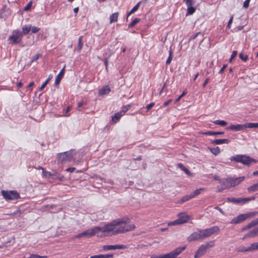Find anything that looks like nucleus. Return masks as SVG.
Instances as JSON below:
<instances>
[{
	"label": "nucleus",
	"mask_w": 258,
	"mask_h": 258,
	"mask_svg": "<svg viewBox=\"0 0 258 258\" xmlns=\"http://www.w3.org/2000/svg\"><path fill=\"white\" fill-rule=\"evenodd\" d=\"M130 222V219L128 218L117 219L106 224L102 228L96 226L87 230L76 235L75 237L80 238L83 236L92 237L100 231L111 233L110 235H112L132 231L135 228V225H126Z\"/></svg>",
	"instance_id": "f257e3e1"
},
{
	"label": "nucleus",
	"mask_w": 258,
	"mask_h": 258,
	"mask_svg": "<svg viewBox=\"0 0 258 258\" xmlns=\"http://www.w3.org/2000/svg\"><path fill=\"white\" fill-rule=\"evenodd\" d=\"M231 161H234L236 162L241 163L244 165L249 166L253 163H256L258 161L257 160L251 158L246 155H236V156L230 157Z\"/></svg>",
	"instance_id": "f03ea898"
},
{
	"label": "nucleus",
	"mask_w": 258,
	"mask_h": 258,
	"mask_svg": "<svg viewBox=\"0 0 258 258\" xmlns=\"http://www.w3.org/2000/svg\"><path fill=\"white\" fill-rule=\"evenodd\" d=\"M185 248L186 246L178 247L168 253H166L159 256L156 255H152L151 256V258H175L177 256L179 255L185 249Z\"/></svg>",
	"instance_id": "7ed1b4c3"
},
{
	"label": "nucleus",
	"mask_w": 258,
	"mask_h": 258,
	"mask_svg": "<svg viewBox=\"0 0 258 258\" xmlns=\"http://www.w3.org/2000/svg\"><path fill=\"white\" fill-rule=\"evenodd\" d=\"M214 244V241H210L205 244H202L196 252L195 258L201 257L206 252L208 249L213 247Z\"/></svg>",
	"instance_id": "20e7f679"
},
{
	"label": "nucleus",
	"mask_w": 258,
	"mask_h": 258,
	"mask_svg": "<svg viewBox=\"0 0 258 258\" xmlns=\"http://www.w3.org/2000/svg\"><path fill=\"white\" fill-rule=\"evenodd\" d=\"M22 33L19 30H15L12 32L8 40L12 44H19L22 41Z\"/></svg>",
	"instance_id": "39448f33"
},
{
	"label": "nucleus",
	"mask_w": 258,
	"mask_h": 258,
	"mask_svg": "<svg viewBox=\"0 0 258 258\" xmlns=\"http://www.w3.org/2000/svg\"><path fill=\"white\" fill-rule=\"evenodd\" d=\"M258 214V212H251L247 214H240L239 216L233 218L231 222V224H238L244 221H245L247 218L253 217L256 215Z\"/></svg>",
	"instance_id": "423d86ee"
},
{
	"label": "nucleus",
	"mask_w": 258,
	"mask_h": 258,
	"mask_svg": "<svg viewBox=\"0 0 258 258\" xmlns=\"http://www.w3.org/2000/svg\"><path fill=\"white\" fill-rule=\"evenodd\" d=\"M220 231V228L218 226H215L209 228L202 229V234L204 239L209 237L211 235L218 233Z\"/></svg>",
	"instance_id": "0eeeda50"
},
{
	"label": "nucleus",
	"mask_w": 258,
	"mask_h": 258,
	"mask_svg": "<svg viewBox=\"0 0 258 258\" xmlns=\"http://www.w3.org/2000/svg\"><path fill=\"white\" fill-rule=\"evenodd\" d=\"M2 194L3 197L7 200H15L20 198L19 194L15 190H2Z\"/></svg>",
	"instance_id": "6e6552de"
},
{
	"label": "nucleus",
	"mask_w": 258,
	"mask_h": 258,
	"mask_svg": "<svg viewBox=\"0 0 258 258\" xmlns=\"http://www.w3.org/2000/svg\"><path fill=\"white\" fill-rule=\"evenodd\" d=\"M74 151L71 150L69 152H66L62 153H60L58 155V160L60 162H66L70 161L73 157Z\"/></svg>",
	"instance_id": "1a4fd4ad"
},
{
	"label": "nucleus",
	"mask_w": 258,
	"mask_h": 258,
	"mask_svg": "<svg viewBox=\"0 0 258 258\" xmlns=\"http://www.w3.org/2000/svg\"><path fill=\"white\" fill-rule=\"evenodd\" d=\"M189 219V216L184 213H180L178 214V218L172 222H170L169 225H180L186 223Z\"/></svg>",
	"instance_id": "9d476101"
},
{
	"label": "nucleus",
	"mask_w": 258,
	"mask_h": 258,
	"mask_svg": "<svg viewBox=\"0 0 258 258\" xmlns=\"http://www.w3.org/2000/svg\"><path fill=\"white\" fill-rule=\"evenodd\" d=\"M255 197H253L251 198H228L227 201L229 202L237 204H240V205H243L247 202L251 201V200H254Z\"/></svg>",
	"instance_id": "9b49d317"
},
{
	"label": "nucleus",
	"mask_w": 258,
	"mask_h": 258,
	"mask_svg": "<svg viewBox=\"0 0 258 258\" xmlns=\"http://www.w3.org/2000/svg\"><path fill=\"white\" fill-rule=\"evenodd\" d=\"M199 239H204L202 234V229H198L197 231L193 232L187 238L188 241H196Z\"/></svg>",
	"instance_id": "f8f14e48"
},
{
	"label": "nucleus",
	"mask_w": 258,
	"mask_h": 258,
	"mask_svg": "<svg viewBox=\"0 0 258 258\" xmlns=\"http://www.w3.org/2000/svg\"><path fill=\"white\" fill-rule=\"evenodd\" d=\"M128 248V245L123 244H116V245H106L103 246V248L104 250L107 251L110 250L115 249H123Z\"/></svg>",
	"instance_id": "ddd939ff"
},
{
	"label": "nucleus",
	"mask_w": 258,
	"mask_h": 258,
	"mask_svg": "<svg viewBox=\"0 0 258 258\" xmlns=\"http://www.w3.org/2000/svg\"><path fill=\"white\" fill-rule=\"evenodd\" d=\"M231 178V186H232V187H234V186L239 184L242 181H243L245 179V177L241 176V177H237V178Z\"/></svg>",
	"instance_id": "4468645a"
},
{
	"label": "nucleus",
	"mask_w": 258,
	"mask_h": 258,
	"mask_svg": "<svg viewBox=\"0 0 258 258\" xmlns=\"http://www.w3.org/2000/svg\"><path fill=\"white\" fill-rule=\"evenodd\" d=\"M228 130L235 131H239L243 130L245 128L244 124H232L229 127L227 128Z\"/></svg>",
	"instance_id": "2eb2a0df"
},
{
	"label": "nucleus",
	"mask_w": 258,
	"mask_h": 258,
	"mask_svg": "<svg viewBox=\"0 0 258 258\" xmlns=\"http://www.w3.org/2000/svg\"><path fill=\"white\" fill-rule=\"evenodd\" d=\"M231 178H227L226 179H223L221 181L222 185L223 186L224 188H230L232 187L231 184Z\"/></svg>",
	"instance_id": "dca6fc26"
},
{
	"label": "nucleus",
	"mask_w": 258,
	"mask_h": 258,
	"mask_svg": "<svg viewBox=\"0 0 258 258\" xmlns=\"http://www.w3.org/2000/svg\"><path fill=\"white\" fill-rule=\"evenodd\" d=\"M64 71H65V66H64V67L60 71V72H59L58 75L57 76V77L55 79V85H57V84H58L60 83L61 79L63 77Z\"/></svg>",
	"instance_id": "f3484780"
},
{
	"label": "nucleus",
	"mask_w": 258,
	"mask_h": 258,
	"mask_svg": "<svg viewBox=\"0 0 258 258\" xmlns=\"http://www.w3.org/2000/svg\"><path fill=\"white\" fill-rule=\"evenodd\" d=\"M229 140L223 139H216L213 140L211 143L213 144L220 145L223 144H228L229 143Z\"/></svg>",
	"instance_id": "a211bd4d"
},
{
	"label": "nucleus",
	"mask_w": 258,
	"mask_h": 258,
	"mask_svg": "<svg viewBox=\"0 0 258 258\" xmlns=\"http://www.w3.org/2000/svg\"><path fill=\"white\" fill-rule=\"evenodd\" d=\"M177 165L180 169L183 171L188 176H192V174L182 163H178Z\"/></svg>",
	"instance_id": "6ab92c4d"
},
{
	"label": "nucleus",
	"mask_w": 258,
	"mask_h": 258,
	"mask_svg": "<svg viewBox=\"0 0 258 258\" xmlns=\"http://www.w3.org/2000/svg\"><path fill=\"white\" fill-rule=\"evenodd\" d=\"M110 91V89L108 86H104L102 88H101L99 91V95H103L105 94H107L109 93Z\"/></svg>",
	"instance_id": "aec40b11"
},
{
	"label": "nucleus",
	"mask_w": 258,
	"mask_h": 258,
	"mask_svg": "<svg viewBox=\"0 0 258 258\" xmlns=\"http://www.w3.org/2000/svg\"><path fill=\"white\" fill-rule=\"evenodd\" d=\"M256 235H258V232L257 228H255L254 229L250 231L248 233H246L245 235V237H254Z\"/></svg>",
	"instance_id": "412c9836"
},
{
	"label": "nucleus",
	"mask_w": 258,
	"mask_h": 258,
	"mask_svg": "<svg viewBox=\"0 0 258 258\" xmlns=\"http://www.w3.org/2000/svg\"><path fill=\"white\" fill-rule=\"evenodd\" d=\"M123 114L120 111L115 113L112 116V120L113 122L116 123Z\"/></svg>",
	"instance_id": "4be33fe9"
},
{
	"label": "nucleus",
	"mask_w": 258,
	"mask_h": 258,
	"mask_svg": "<svg viewBox=\"0 0 258 258\" xmlns=\"http://www.w3.org/2000/svg\"><path fill=\"white\" fill-rule=\"evenodd\" d=\"M31 28V26L30 25H24L22 27V31L21 33H22V35L27 34L29 32Z\"/></svg>",
	"instance_id": "5701e85b"
},
{
	"label": "nucleus",
	"mask_w": 258,
	"mask_h": 258,
	"mask_svg": "<svg viewBox=\"0 0 258 258\" xmlns=\"http://www.w3.org/2000/svg\"><path fill=\"white\" fill-rule=\"evenodd\" d=\"M224 133L223 132H212V131H209L207 132H204V133H202V134H203V135H213V136L223 135H224Z\"/></svg>",
	"instance_id": "b1692460"
},
{
	"label": "nucleus",
	"mask_w": 258,
	"mask_h": 258,
	"mask_svg": "<svg viewBox=\"0 0 258 258\" xmlns=\"http://www.w3.org/2000/svg\"><path fill=\"white\" fill-rule=\"evenodd\" d=\"M247 190L249 192H252L256 191H258V182L254 184L253 185L248 187Z\"/></svg>",
	"instance_id": "393cba45"
},
{
	"label": "nucleus",
	"mask_w": 258,
	"mask_h": 258,
	"mask_svg": "<svg viewBox=\"0 0 258 258\" xmlns=\"http://www.w3.org/2000/svg\"><path fill=\"white\" fill-rule=\"evenodd\" d=\"M118 13H115L112 14L110 17V23L115 22L118 20Z\"/></svg>",
	"instance_id": "a878e982"
},
{
	"label": "nucleus",
	"mask_w": 258,
	"mask_h": 258,
	"mask_svg": "<svg viewBox=\"0 0 258 258\" xmlns=\"http://www.w3.org/2000/svg\"><path fill=\"white\" fill-rule=\"evenodd\" d=\"M245 128H258V123H253V122H249L244 124Z\"/></svg>",
	"instance_id": "bb28decb"
},
{
	"label": "nucleus",
	"mask_w": 258,
	"mask_h": 258,
	"mask_svg": "<svg viewBox=\"0 0 258 258\" xmlns=\"http://www.w3.org/2000/svg\"><path fill=\"white\" fill-rule=\"evenodd\" d=\"M141 3H142V2L140 1L138 4H136V5L128 13L127 17H128L130 15H131V14H133L134 13H135L136 11H137L139 9V7H140V4H141ZM127 18H128V17H127Z\"/></svg>",
	"instance_id": "cd10ccee"
},
{
	"label": "nucleus",
	"mask_w": 258,
	"mask_h": 258,
	"mask_svg": "<svg viewBox=\"0 0 258 258\" xmlns=\"http://www.w3.org/2000/svg\"><path fill=\"white\" fill-rule=\"evenodd\" d=\"M209 149L215 155H217L220 152V148L218 147L215 148H209Z\"/></svg>",
	"instance_id": "c85d7f7f"
},
{
	"label": "nucleus",
	"mask_w": 258,
	"mask_h": 258,
	"mask_svg": "<svg viewBox=\"0 0 258 258\" xmlns=\"http://www.w3.org/2000/svg\"><path fill=\"white\" fill-rule=\"evenodd\" d=\"M187 7L186 15H191L195 13L196 9L192 6H187Z\"/></svg>",
	"instance_id": "c756f323"
},
{
	"label": "nucleus",
	"mask_w": 258,
	"mask_h": 258,
	"mask_svg": "<svg viewBox=\"0 0 258 258\" xmlns=\"http://www.w3.org/2000/svg\"><path fill=\"white\" fill-rule=\"evenodd\" d=\"M194 197V195H186L181 199L180 202L183 203V202L187 201Z\"/></svg>",
	"instance_id": "7c9ffc66"
},
{
	"label": "nucleus",
	"mask_w": 258,
	"mask_h": 258,
	"mask_svg": "<svg viewBox=\"0 0 258 258\" xmlns=\"http://www.w3.org/2000/svg\"><path fill=\"white\" fill-rule=\"evenodd\" d=\"M254 226H255L254 224L253 223V221H252L248 224H247L246 226H245L244 227H243L241 229V231H244L248 229H250Z\"/></svg>",
	"instance_id": "2f4dec72"
},
{
	"label": "nucleus",
	"mask_w": 258,
	"mask_h": 258,
	"mask_svg": "<svg viewBox=\"0 0 258 258\" xmlns=\"http://www.w3.org/2000/svg\"><path fill=\"white\" fill-rule=\"evenodd\" d=\"M83 36H81L79 38L78 40V51H80V50L82 48V46L83 45V43L82 42Z\"/></svg>",
	"instance_id": "473e14b6"
},
{
	"label": "nucleus",
	"mask_w": 258,
	"mask_h": 258,
	"mask_svg": "<svg viewBox=\"0 0 258 258\" xmlns=\"http://www.w3.org/2000/svg\"><path fill=\"white\" fill-rule=\"evenodd\" d=\"M40 168L42 170V174L44 177L49 178L53 175V174L51 172L45 171L42 167H40Z\"/></svg>",
	"instance_id": "72a5a7b5"
},
{
	"label": "nucleus",
	"mask_w": 258,
	"mask_h": 258,
	"mask_svg": "<svg viewBox=\"0 0 258 258\" xmlns=\"http://www.w3.org/2000/svg\"><path fill=\"white\" fill-rule=\"evenodd\" d=\"M249 249H250L251 251L258 250V242H254L251 244L250 246L249 247Z\"/></svg>",
	"instance_id": "f704fd0d"
},
{
	"label": "nucleus",
	"mask_w": 258,
	"mask_h": 258,
	"mask_svg": "<svg viewBox=\"0 0 258 258\" xmlns=\"http://www.w3.org/2000/svg\"><path fill=\"white\" fill-rule=\"evenodd\" d=\"M214 123L215 124H218L222 126H224L226 125H227V122L224 120H215L214 122Z\"/></svg>",
	"instance_id": "c9c22d12"
},
{
	"label": "nucleus",
	"mask_w": 258,
	"mask_h": 258,
	"mask_svg": "<svg viewBox=\"0 0 258 258\" xmlns=\"http://www.w3.org/2000/svg\"><path fill=\"white\" fill-rule=\"evenodd\" d=\"M172 59V52L171 49L170 48V49L169 50V55L166 61V64L167 65L171 63Z\"/></svg>",
	"instance_id": "e433bc0d"
},
{
	"label": "nucleus",
	"mask_w": 258,
	"mask_h": 258,
	"mask_svg": "<svg viewBox=\"0 0 258 258\" xmlns=\"http://www.w3.org/2000/svg\"><path fill=\"white\" fill-rule=\"evenodd\" d=\"M237 251L238 252H246V251H251L250 249H249V247L246 248L244 246L239 247L237 249Z\"/></svg>",
	"instance_id": "4c0bfd02"
},
{
	"label": "nucleus",
	"mask_w": 258,
	"mask_h": 258,
	"mask_svg": "<svg viewBox=\"0 0 258 258\" xmlns=\"http://www.w3.org/2000/svg\"><path fill=\"white\" fill-rule=\"evenodd\" d=\"M183 2L186 5V6H193L195 2L194 0H183Z\"/></svg>",
	"instance_id": "58836bf2"
},
{
	"label": "nucleus",
	"mask_w": 258,
	"mask_h": 258,
	"mask_svg": "<svg viewBox=\"0 0 258 258\" xmlns=\"http://www.w3.org/2000/svg\"><path fill=\"white\" fill-rule=\"evenodd\" d=\"M140 19L139 18H136L133 21H132L129 25V27H134L137 23H138L140 21Z\"/></svg>",
	"instance_id": "ea45409f"
},
{
	"label": "nucleus",
	"mask_w": 258,
	"mask_h": 258,
	"mask_svg": "<svg viewBox=\"0 0 258 258\" xmlns=\"http://www.w3.org/2000/svg\"><path fill=\"white\" fill-rule=\"evenodd\" d=\"M240 58L244 61H246L248 59V56L246 54H244L243 53L239 54Z\"/></svg>",
	"instance_id": "a19ab883"
},
{
	"label": "nucleus",
	"mask_w": 258,
	"mask_h": 258,
	"mask_svg": "<svg viewBox=\"0 0 258 258\" xmlns=\"http://www.w3.org/2000/svg\"><path fill=\"white\" fill-rule=\"evenodd\" d=\"M131 108L130 105H127L123 107L122 110L120 111L123 115Z\"/></svg>",
	"instance_id": "79ce46f5"
},
{
	"label": "nucleus",
	"mask_w": 258,
	"mask_h": 258,
	"mask_svg": "<svg viewBox=\"0 0 258 258\" xmlns=\"http://www.w3.org/2000/svg\"><path fill=\"white\" fill-rule=\"evenodd\" d=\"M47 256H40V255L34 254H31L30 257H29V258H47Z\"/></svg>",
	"instance_id": "37998d69"
},
{
	"label": "nucleus",
	"mask_w": 258,
	"mask_h": 258,
	"mask_svg": "<svg viewBox=\"0 0 258 258\" xmlns=\"http://www.w3.org/2000/svg\"><path fill=\"white\" fill-rule=\"evenodd\" d=\"M237 51H233L232 53V54L231 55V57L229 59V62H231L232 59H233L237 55Z\"/></svg>",
	"instance_id": "c03bdc74"
},
{
	"label": "nucleus",
	"mask_w": 258,
	"mask_h": 258,
	"mask_svg": "<svg viewBox=\"0 0 258 258\" xmlns=\"http://www.w3.org/2000/svg\"><path fill=\"white\" fill-rule=\"evenodd\" d=\"M33 33H36L40 30V28L35 26H33L31 28Z\"/></svg>",
	"instance_id": "a18cd8bd"
},
{
	"label": "nucleus",
	"mask_w": 258,
	"mask_h": 258,
	"mask_svg": "<svg viewBox=\"0 0 258 258\" xmlns=\"http://www.w3.org/2000/svg\"><path fill=\"white\" fill-rule=\"evenodd\" d=\"M204 189L203 188H200V189H196L195 191H194V194H191V195H194V197H195L196 196H197L198 195H199L201 191L203 190Z\"/></svg>",
	"instance_id": "49530a36"
},
{
	"label": "nucleus",
	"mask_w": 258,
	"mask_h": 258,
	"mask_svg": "<svg viewBox=\"0 0 258 258\" xmlns=\"http://www.w3.org/2000/svg\"><path fill=\"white\" fill-rule=\"evenodd\" d=\"M48 83V80H46L39 88V91H41L43 90L46 85Z\"/></svg>",
	"instance_id": "de8ad7c7"
},
{
	"label": "nucleus",
	"mask_w": 258,
	"mask_h": 258,
	"mask_svg": "<svg viewBox=\"0 0 258 258\" xmlns=\"http://www.w3.org/2000/svg\"><path fill=\"white\" fill-rule=\"evenodd\" d=\"M113 256L112 254H101V258H112Z\"/></svg>",
	"instance_id": "09e8293b"
},
{
	"label": "nucleus",
	"mask_w": 258,
	"mask_h": 258,
	"mask_svg": "<svg viewBox=\"0 0 258 258\" xmlns=\"http://www.w3.org/2000/svg\"><path fill=\"white\" fill-rule=\"evenodd\" d=\"M31 6H32V2H29V3L27 5H26V6L24 8V11H28V10L30 9V8H31Z\"/></svg>",
	"instance_id": "8fccbe9b"
},
{
	"label": "nucleus",
	"mask_w": 258,
	"mask_h": 258,
	"mask_svg": "<svg viewBox=\"0 0 258 258\" xmlns=\"http://www.w3.org/2000/svg\"><path fill=\"white\" fill-rule=\"evenodd\" d=\"M40 55L39 54H36V55H35L33 57V58L31 60V62H33V61H36L38 58L39 57H40Z\"/></svg>",
	"instance_id": "3c124183"
},
{
	"label": "nucleus",
	"mask_w": 258,
	"mask_h": 258,
	"mask_svg": "<svg viewBox=\"0 0 258 258\" xmlns=\"http://www.w3.org/2000/svg\"><path fill=\"white\" fill-rule=\"evenodd\" d=\"M249 2L250 0H245V2H244L243 7L244 8H247L249 6Z\"/></svg>",
	"instance_id": "603ef678"
},
{
	"label": "nucleus",
	"mask_w": 258,
	"mask_h": 258,
	"mask_svg": "<svg viewBox=\"0 0 258 258\" xmlns=\"http://www.w3.org/2000/svg\"><path fill=\"white\" fill-rule=\"evenodd\" d=\"M155 105L154 103H151L150 104H148L146 106V108L147 110L150 109L151 108H152Z\"/></svg>",
	"instance_id": "864d4df0"
},
{
	"label": "nucleus",
	"mask_w": 258,
	"mask_h": 258,
	"mask_svg": "<svg viewBox=\"0 0 258 258\" xmlns=\"http://www.w3.org/2000/svg\"><path fill=\"white\" fill-rule=\"evenodd\" d=\"M217 188L218 192H221L222 190L225 189V188H224L222 184L220 186H218Z\"/></svg>",
	"instance_id": "5fc2aeb1"
},
{
	"label": "nucleus",
	"mask_w": 258,
	"mask_h": 258,
	"mask_svg": "<svg viewBox=\"0 0 258 258\" xmlns=\"http://www.w3.org/2000/svg\"><path fill=\"white\" fill-rule=\"evenodd\" d=\"M226 67H227V64H224L223 66V67L219 71V74H222L224 72V70L226 69Z\"/></svg>",
	"instance_id": "6e6d98bb"
},
{
	"label": "nucleus",
	"mask_w": 258,
	"mask_h": 258,
	"mask_svg": "<svg viewBox=\"0 0 258 258\" xmlns=\"http://www.w3.org/2000/svg\"><path fill=\"white\" fill-rule=\"evenodd\" d=\"M215 209L218 210V211H219L221 213H222L223 215H224L225 213L224 212V211L222 210L221 208H220V207L217 206V207H215Z\"/></svg>",
	"instance_id": "4d7b16f0"
},
{
	"label": "nucleus",
	"mask_w": 258,
	"mask_h": 258,
	"mask_svg": "<svg viewBox=\"0 0 258 258\" xmlns=\"http://www.w3.org/2000/svg\"><path fill=\"white\" fill-rule=\"evenodd\" d=\"M75 170V167H71V168H68L66 169V171H68V172H73Z\"/></svg>",
	"instance_id": "13d9d810"
},
{
	"label": "nucleus",
	"mask_w": 258,
	"mask_h": 258,
	"mask_svg": "<svg viewBox=\"0 0 258 258\" xmlns=\"http://www.w3.org/2000/svg\"><path fill=\"white\" fill-rule=\"evenodd\" d=\"M200 33H197L190 36V39H195Z\"/></svg>",
	"instance_id": "bf43d9fd"
},
{
	"label": "nucleus",
	"mask_w": 258,
	"mask_h": 258,
	"mask_svg": "<svg viewBox=\"0 0 258 258\" xmlns=\"http://www.w3.org/2000/svg\"><path fill=\"white\" fill-rule=\"evenodd\" d=\"M233 17L232 16L231 17V18L230 19V20H229L228 24H227V27L230 28V25L232 23V21H233Z\"/></svg>",
	"instance_id": "052dcab7"
},
{
	"label": "nucleus",
	"mask_w": 258,
	"mask_h": 258,
	"mask_svg": "<svg viewBox=\"0 0 258 258\" xmlns=\"http://www.w3.org/2000/svg\"><path fill=\"white\" fill-rule=\"evenodd\" d=\"M172 102L171 99H169L168 101L165 102L163 104L164 106H166L168 105Z\"/></svg>",
	"instance_id": "680f3d73"
},
{
	"label": "nucleus",
	"mask_w": 258,
	"mask_h": 258,
	"mask_svg": "<svg viewBox=\"0 0 258 258\" xmlns=\"http://www.w3.org/2000/svg\"><path fill=\"white\" fill-rule=\"evenodd\" d=\"M209 78L206 79L203 84V87L204 88L207 85V84L209 83Z\"/></svg>",
	"instance_id": "e2e57ef3"
},
{
	"label": "nucleus",
	"mask_w": 258,
	"mask_h": 258,
	"mask_svg": "<svg viewBox=\"0 0 258 258\" xmlns=\"http://www.w3.org/2000/svg\"><path fill=\"white\" fill-rule=\"evenodd\" d=\"M90 258H101V254L95 255L91 256Z\"/></svg>",
	"instance_id": "0e129e2a"
},
{
	"label": "nucleus",
	"mask_w": 258,
	"mask_h": 258,
	"mask_svg": "<svg viewBox=\"0 0 258 258\" xmlns=\"http://www.w3.org/2000/svg\"><path fill=\"white\" fill-rule=\"evenodd\" d=\"M104 64H105V67H106V69L107 70V66H108V59L107 58L105 59L104 61Z\"/></svg>",
	"instance_id": "69168bd1"
},
{
	"label": "nucleus",
	"mask_w": 258,
	"mask_h": 258,
	"mask_svg": "<svg viewBox=\"0 0 258 258\" xmlns=\"http://www.w3.org/2000/svg\"><path fill=\"white\" fill-rule=\"evenodd\" d=\"M252 221H253V223L254 224L255 226L258 225V218L257 219H255L254 220H253Z\"/></svg>",
	"instance_id": "338daca9"
},
{
	"label": "nucleus",
	"mask_w": 258,
	"mask_h": 258,
	"mask_svg": "<svg viewBox=\"0 0 258 258\" xmlns=\"http://www.w3.org/2000/svg\"><path fill=\"white\" fill-rule=\"evenodd\" d=\"M34 83L33 82L30 83L28 85L27 88H29L31 87L32 86H33L34 85Z\"/></svg>",
	"instance_id": "774afa93"
}]
</instances>
